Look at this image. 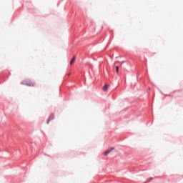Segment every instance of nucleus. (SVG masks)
<instances>
[{
  "label": "nucleus",
  "mask_w": 183,
  "mask_h": 183,
  "mask_svg": "<svg viewBox=\"0 0 183 183\" xmlns=\"http://www.w3.org/2000/svg\"><path fill=\"white\" fill-rule=\"evenodd\" d=\"M25 85L26 86H34L35 85V82H34L31 80H26L25 81Z\"/></svg>",
  "instance_id": "f257e3e1"
},
{
  "label": "nucleus",
  "mask_w": 183,
  "mask_h": 183,
  "mask_svg": "<svg viewBox=\"0 0 183 183\" xmlns=\"http://www.w3.org/2000/svg\"><path fill=\"white\" fill-rule=\"evenodd\" d=\"M54 118H55V114H51L47 119V124H49V122H51V121H52Z\"/></svg>",
  "instance_id": "f03ea898"
},
{
  "label": "nucleus",
  "mask_w": 183,
  "mask_h": 183,
  "mask_svg": "<svg viewBox=\"0 0 183 183\" xmlns=\"http://www.w3.org/2000/svg\"><path fill=\"white\" fill-rule=\"evenodd\" d=\"M114 149H115V148L112 147L110 149L107 150L104 153V155L105 157H107V155H108L112 151H114Z\"/></svg>",
  "instance_id": "7ed1b4c3"
},
{
  "label": "nucleus",
  "mask_w": 183,
  "mask_h": 183,
  "mask_svg": "<svg viewBox=\"0 0 183 183\" xmlns=\"http://www.w3.org/2000/svg\"><path fill=\"white\" fill-rule=\"evenodd\" d=\"M76 57L73 56L72 59L70 61V65H73L74 62H75Z\"/></svg>",
  "instance_id": "20e7f679"
},
{
  "label": "nucleus",
  "mask_w": 183,
  "mask_h": 183,
  "mask_svg": "<svg viewBox=\"0 0 183 183\" xmlns=\"http://www.w3.org/2000/svg\"><path fill=\"white\" fill-rule=\"evenodd\" d=\"M108 90V84H104L103 87V91L107 92Z\"/></svg>",
  "instance_id": "39448f33"
},
{
  "label": "nucleus",
  "mask_w": 183,
  "mask_h": 183,
  "mask_svg": "<svg viewBox=\"0 0 183 183\" xmlns=\"http://www.w3.org/2000/svg\"><path fill=\"white\" fill-rule=\"evenodd\" d=\"M116 72L118 74L119 72V66H116Z\"/></svg>",
  "instance_id": "423d86ee"
},
{
  "label": "nucleus",
  "mask_w": 183,
  "mask_h": 183,
  "mask_svg": "<svg viewBox=\"0 0 183 183\" xmlns=\"http://www.w3.org/2000/svg\"><path fill=\"white\" fill-rule=\"evenodd\" d=\"M114 64H118V61H115V63Z\"/></svg>",
  "instance_id": "0eeeda50"
},
{
  "label": "nucleus",
  "mask_w": 183,
  "mask_h": 183,
  "mask_svg": "<svg viewBox=\"0 0 183 183\" xmlns=\"http://www.w3.org/2000/svg\"><path fill=\"white\" fill-rule=\"evenodd\" d=\"M150 179H154L152 177H151Z\"/></svg>",
  "instance_id": "6e6552de"
}]
</instances>
